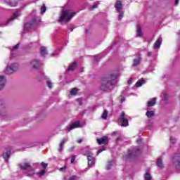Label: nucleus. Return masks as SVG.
Here are the masks:
<instances>
[{
	"label": "nucleus",
	"instance_id": "f257e3e1",
	"mask_svg": "<svg viewBox=\"0 0 180 180\" xmlns=\"http://www.w3.org/2000/svg\"><path fill=\"white\" fill-rule=\"evenodd\" d=\"M117 78V75L111 74L108 76L104 77L101 80V85L100 86L102 91H110L113 89V86L116 85V80Z\"/></svg>",
	"mask_w": 180,
	"mask_h": 180
},
{
	"label": "nucleus",
	"instance_id": "f03ea898",
	"mask_svg": "<svg viewBox=\"0 0 180 180\" xmlns=\"http://www.w3.org/2000/svg\"><path fill=\"white\" fill-rule=\"evenodd\" d=\"M76 15L75 12H72L71 10H63L61 12V15L59 18V22H64L68 23L74 15Z\"/></svg>",
	"mask_w": 180,
	"mask_h": 180
},
{
	"label": "nucleus",
	"instance_id": "7ed1b4c3",
	"mask_svg": "<svg viewBox=\"0 0 180 180\" xmlns=\"http://www.w3.org/2000/svg\"><path fill=\"white\" fill-rule=\"evenodd\" d=\"M20 168L22 169L27 171V176H33V174H34V169L30 165V163L28 162H24L19 165Z\"/></svg>",
	"mask_w": 180,
	"mask_h": 180
},
{
	"label": "nucleus",
	"instance_id": "20e7f679",
	"mask_svg": "<svg viewBox=\"0 0 180 180\" xmlns=\"http://www.w3.org/2000/svg\"><path fill=\"white\" fill-rule=\"evenodd\" d=\"M129 119H130V117L126 115L124 112H121L119 117V122L121 123L122 127H127V126H129Z\"/></svg>",
	"mask_w": 180,
	"mask_h": 180
},
{
	"label": "nucleus",
	"instance_id": "39448f33",
	"mask_svg": "<svg viewBox=\"0 0 180 180\" xmlns=\"http://www.w3.org/2000/svg\"><path fill=\"white\" fill-rule=\"evenodd\" d=\"M19 70V64L18 63H11V65H7L5 70V73L8 75L16 72Z\"/></svg>",
	"mask_w": 180,
	"mask_h": 180
},
{
	"label": "nucleus",
	"instance_id": "423d86ee",
	"mask_svg": "<svg viewBox=\"0 0 180 180\" xmlns=\"http://www.w3.org/2000/svg\"><path fill=\"white\" fill-rule=\"evenodd\" d=\"M141 153V150L137 147L134 148L133 150L132 153H129L128 155L124 156V160L129 161L131 158H133V157H136V155H139V154Z\"/></svg>",
	"mask_w": 180,
	"mask_h": 180
},
{
	"label": "nucleus",
	"instance_id": "0eeeda50",
	"mask_svg": "<svg viewBox=\"0 0 180 180\" xmlns=\"http://www.w3.org/2000/svg\"><path fill=\"white\" fill-rule=\"evenodd\" d=\"M172 162L176 171H180V153L176 154L173 157Z\"/></svg>",
	"mask_w": 180,
	"mask_h": 180
},
{
	"label": "nucleus",
	"instance_id": "6e6552de",
	"mask_svg": "<svg viewBox=\"0 0 180 180\" xmlns=\"http://www.w3.org/2000/svg\"><path fill=\"white\" fill-rule=\"evenodd\" d=\"M79 127H81V122H79V121H76L72 123L69 127H66V131L69 133L70 130H74V129H78Z\"/></svg>",
	"mask_w": 180,
	"mask_h": 180
},
{
	"label": "nucleus",
	"instance_id": "1a4fd4ad",
	"mask_svg": "<svg viewBox=\"0 0 180 180\" xmlns=\"http://www.w3.org/2000/svg\"><path fill=\"white\" fill-rule=\"evenodd\" d=\"M37 19V18L36 16H34L32 20H31V22H27L26 24H25L24 29L25 30H27L30 29L32 26H34V25H36Z\"/></svg>",
	"mask_w": 180,
	"mask_h": 180
},
{
	"label": "nucleus",
	"instance_id": "9d476101",
	"mask_svg": "<svg viewBox=\"0 0 180 180\" xmlns=\"http://www.w3.org/2000/svg\"><path fill=\"white\" fill-rule=\"evenodd\" d=\"M29 66L30 67V68L37 70V68L40 67V63L39 62V60L34 59L30 63Z\"/></svg>",
	"mask_w": 180,
	"mask_h": 180
},
{
	"label": "nucleus",
	"instance_id": "9b49d317",
	"mask_svg": "<svg viewBox=\"0 0 180 180\" xmlns=\"http://www.w3.org/2000/svg\"><path fill=\"white\" fill-rule=\"evenodd\" d=\"M19 16H20V11H17L15 13H13V16L6 22V25H8V23L13 22V20H15L16 18H19Z\"/></svg>",
	"mask_w": 180,
	"mask_h": 180
},
{
	"label": "nucleus",
	"instance_id": "f8f14e48",
	"mask_svg": "<svg viewBox=\"0 0 180 180\" xmlns=\"http://www.w3.org/2000/svg\"><path fill=\"white\" fill-rule=\"evenodd\" d=\"M97 143L100 146L102 144H108V143H109V139H108V136H103L101 139H97Z\"/></svg>",
	"mask_w": 180,
	"mask_h": 180
},
{
	"label": "nucleus",
	"instance_id": "ddd939ff",
	"mask_svg": "<svg viewBox=\"0 0 180 180\" xmlns=\"http://www.w3.org/2000/svg\"><path fill=\"white\" fill-rule=\"evenodd\" d=\"M5 85H6V78L2 75H0V91L5 88Z\"/></svg>",
	"mask_w": 180,
	"mask_h": 180
},
{
	"label": "nucleus",
	"instance_id": "4468645a",
	"mask_svg": "<svg viewBox=\"0 0 180 180\" xmlns=\"http://www.w3.org/2000/svg\"><path fill=\"white\" fill-rule=\"evenodd\" d=\"M162 44V37H159L156 41L155 42V44L153 46V48L157 50L158 49H160V47H161V44Z\"/></svg>",
	"mask_w": 180,
	"mask_h": 180
},
{
	"label": "nucleus",
	"instance_id": "2eb2a0df",
	"mask_svg": "<svg viewBox=\"0 0 180 180\" xmlns=\"http://www.w3.org/2000/svg\"><path fill=\"white\" fill-rule=\"evenodd\" d=\"M87 160L88 167H94V165H95V158L92 157L91 155H88Z\"/></svg>",
	"mask_w": 180,
	"mask_h": 180
},
{
	"label": "nucleus",
	"instance_id": "dca6fc26",
	"mask_svg": "<svg viewBox=\"0 0 180 180\" xmlns=\"http://www.w3.org/2000/svg\"><path fill=\"white\" fill-rule=\"evenodd\" d=\"M9 6H16L18 5V0H4Z\"/></svg>",
	"mask_w": 180,
	"mask_h": 180
},
{
	"label": "nucleus",
	"instance_id": "f3484780",
	"mask_svg": "<svg viewBox=\"0 0 180 180\" xmlns=\"http://www.w3.org/2000/svg\"><path fill=\"white\" fill-rule=\"evenodd\" d=\"M10 155H11V150H6V152L3 153V158L6 162H8V160H9Z\"/></svg>",
	"mask_w": 180,
	"mask_h": 180
},
{
	"label": "nucleus",
	"instance_id": "a211bd4d",
	"mask_svg": "<svg viewBox=\"0 0 180 180\" xmlns=\"http://www.w3.org/2000/svg\"><path fill=\"white\" fill-rule=\"evenodd\" d=\"M68 141L67 139H63L61 141V142L59 144V148H58V151L59 153H61V151H63V150H64V144H65V142Z\"/></svg>",
	"mask_w": 180,
	"mask_h": 180
},
{
	"label": "nucleus",
	"instance_id": "6ab92c4d",
	"mask_svg": "<svg viewBox=\"0 0 180 180\" xmlns=\"http://www.w3.org/2000/svg\"><path fill=\"white\" fill-rule=\"evenodd\" d=\"M115 8L117 9V12L122 11V1H117L115 5Z\"/></svg>",
	"mask_w": 180,
	"mask_h": 180
},
{
	"label": "nucleus",
	"instance_id": "aec40b11",
	"mask_svg": "<svg viewBox=\"0 0 180 180\" xmlns=\"http://www.w3.org/2000/svg\"><path fill=\"white\" fill-rule=\"evenodd\" d=\"M157 98H153L150 101H149L147 103L148 108H150L151 106H154L156 103Z\"/></svg>",
	"mask_w": 180,
	"mask_h": 180
},
{
	"label": "nucleus",
	"instance_id": "412c9836",
	"mask_svg": "<svg viewBox=\"0 0 180 180\" xmlns=\"http://www.w3.org/2000/svg\"><path fill=\"white\" fill-rule=\"evenodd\" d=\"M156 164L158 168H164V164L162 163V158H158Z\"/></svg>",
	"mask_w": 180,
	"mask_h": 180
},
{
	"label": "nucleus",
	"instance_id": "4be33fe9",
	"mask_svg": "<svg viewBox=\"0 0 180 180\" xmlns=\"http://www.w3.org/2000/svg\"><path fill=\"white\" fill-rule=\"evenodd\" d=\"M136 36L137 37H141V36H143V32L139 25H137L136 27Z\"/></svg>",
	"mask_w": 180,
	"mask_h": 180
},
{
	"label": "nucleus",
	"instance_id": "5701e85b",
	"mask_svg": "<svg viewBox=\"0 0 180 180\" xmlns=\"http://www.w3.org/2000/svg\"><path fill=\"white\" fill-rule=\"evenodd\" d=\"M41 56L44 57L45 56H47V50L46 49V47L41 46V51H40Z\"/></svg>",
	"mask_w": 180,
	"mask_h": 180
},
{
	"label": "nucleus",
	"instance_id": "b1692460",
	"mask_svg": "<svg viewBox=\"0 0 180 180\" xmlns=\"http://www.w3.org/2000/svg\"><path fill=\"white\" fill-rule=\"evenodd\" d=\"M140 63H141V59H140V58L134 59L133 67H137V65H139V64H140Z\"/></svg>",
	"mask_w": 180,
	"mask_h": 180
},
{
	"label": "nucleus",
	"instance_id": "393cba45",
	"mask_svg": "<svg viewBox=\"0 0 180 180\" xmlns=\"http://www.w3.org/2000/svg\"><path fill=\"white\" fill-rule=\"evenodd\" d=\"M77 68V63L74 62L72 65L69 66L67 71H74V68Z\"/></svg>",
	"mask_w": 180,
	"mask_h": 180
},
{
	"label": "nucleus",
	"instance_id": "a878e982",
	"mask_svg": "<svg viewBox=\"0 0 180 180\" xmlns=\"http://www.w3.org/2000/svg\"><path fill=\"white\" fill-rule=\"evenodd\" d=\"M143 84H144V79H141L136 82V87L140 88V86H141V85H143Z\"/></svg>",
	"mask_w": 180,
	"mask_h": 180
},
{
	"label": "nucleus",
	"instance_id": "bb28decb",
	"mask_svg": "<svg viewBox=\"0 0 180 180\" xmlns=\"http://www.w3.org/2000/svg\"><path fill=\"white\" fill-rule=\"evenodd\" d=\"M19 49V44H17L15 46H13L11 49V54H13L16 50Z\"/></svg>",
	"mask_w": 180,
	"mask_h": 180
},
{
	"label": "nucleus",
	"instance_id": "cd10ccee",
	"mask_svg": "<svg viewBox=\"0 0 180 180\" xmlns=\"http://www.w3.org/2000/svg\"><path fill=\"white\" fill-rule=\"evenodd\" d=\"M146 116L147 117H153L154 116V110H148L146 112Z\"/></svg>",
	"mask_w": 180,
	"mask_h": 180
},
{
	"label": "nucleus",
	"instance_id": "c85d7f7f",
	"mask_svg": "<svg viewBox=\"0 0 180 180\" xmlns=\"http://www.w3.org/2000/svg\"><path fill=\"white\" fill-rule=\"evenodd\" d=\"M101 117L104 120H106L108 117V110H105L101 115Z\"/></svg>",
	"mask_w": 180,
	"mask_h": 180
},
{
	"label": "nucleus",
	"instance_id": "c756f323",
	"mask_svg": "<svg viewBox=\"0 0 180 180\" xmlns=\"http://www.w3.org/2000/svg\"><path fill=\"white\" fill-rule=\"evenodd\" d=\"M78 92V90L75 88H73L70 91V95H76Z\"/></svg>",
	"mask_w": 180,
	"mask_h": 180
},
{
	"label": "nucleus",
	"instance_id": "7c9ffc66",
	"mask_svg": "<svg viewBox=\"0 0 180 180\" xmlns=\"http://www.w3.org/2000/svg\"><path fill=\"white\" fill-rule=\"evenodd\" d=\"M145 180H151V174L149 173H146L144 176Z\"/></svg>",
	"mask_w": 180,
	"mask_h": 180
},
{
	"label": "nucleus",
	"instance_id": "2f4dec72",
	"mask_svg": "<svg viewBox=\"0 0 180 180\" xmlns=\"http://www.w3.org/2000/svg\"><path fill=\"white\" fill-rule=\"evenodd\" d=\"M45 174H46V170L42 169L39 172L38 176H39V178H41V176H44Z\"/></svg>",
	"mask_w": 180,
	"mask_h": 180
},
{
	"label": "nucleus",
	"instance_id": "473e14b6",
	"mask_svg": "<svg viewBox=\"0 0 180 180\" xmlns=\"http://www.w3.org/2000/svg\"><path fill=\"white\" fill-rule=\"evenodd\" d=\"M46 84H47V86H49V88L50 89L53 88V83H51V81H50L49 79L46 81Z\"/></svg>",
	"mask_w": 180,
	"mask_h": 180
},
{
	"label": "nucleus",
	"instance_id": "72a5a7b5",
	"mask_svg": "<svg viewBox=\"0 0 180 180\" xmlns=\"http://www.w3.org/2000/svg\"><path fill=\"white\" fill-rule=\"evenodd\" d=\"M113 165V161H109L107 165V169H110V167Z\"/></svg>",
	"mask_w": 180,
	"mask_h": 180
},
{
	"label": "nucleus",
	"instance_id": "f704fd0d",
	"mask_svg": "<svg viewBox=\"0 0 180 180\" xmlns=\"http://www.w3.org/2000/svg\"><path fill=\"white\" fill-rule=\"evenodd\" d=\"M46 5L43 4V6L41 8V13H44L46 12Z\"/></svg>",
	"mask_w": 180,
	"mask_h": 180
},
{
	"label": "nucleus",
	"instance_id": "c9c22d12",
	"mask_svg": "<svg viewBox=\"0 0 180 180\" xmlns=\"http://www.w3.org/2000/svg\"><path fill=\"white\" fill-rule=\"evenodd\" d=\"M162 99H164V101H166V99L168 98V94L167 93H163L162 95Z\"/></svg>",
	"mask_w": 180,
	"mask_h": 180
},
{
	"label": "nucleus",
	"instance_id": "e433bc0d",
	"mask_svg": "<svg viewBox=\"0 0 180 180\" xmlns=\"http://www.w3.org/2000/svg\"><path fill=\"white\" fill-rule=\"evenodd\" d=\"M105 150H106V148H105V147H102L101 148H100L97 152V155H99V154H101V153H102V151H105Z\"/></svg>",
	"mask_w": 180,
	"mask_h": 180
},
{
	"label": "nucleus",
	"instance_id": "4c0bfd02",
	"mask_svg": "<svg viewBox=\"0 0 180 180\" xmlns=\"http://www.w3.org/2000/svg\"><path fill=\"white\" fill-rule=\"evenodd\" d=\"M120 14H119V20H122V19H123V11H120V12H118Z\"/></svg>",
	"mask_w": 180,
	"mask_h": 180
},
{
	"label": "nucleus",
	"instance_id": "58836bf2",
	"mask_svg": "<svg viewBox=\"0 0 180 180\" xmlns=\"http://www.w3.org/2000/svg\"><path fill=\"white\" fill-rule=\"evenodd\" d=\"M96 8H98V4H94L90 8V11H94V9H96Z\"/></svg>",
	"mask_w": 180,
	"mask_h": 180
},
{
	"label": "nucleus",
	"instance_id": "ea45409f",
	"mask_svg": "<svg viewBox=\"0 0 180 180\" xmlns=\"http://www.w3.org/2000/svg\"><path fill=\"white\" fill-rule=\"evenodd\" d=\"M119 100L121 103H123V102H124V101H125L124 96H120Z\"/></svg>",
	"mask_w": 180,
	"mask_h": 180
},
{
	"label": "nucleus",
	"instance_id": "a19ab883",
	"mask_svg": "<svg viewBox=\"0 0 180 180\" xmlns=\"http://www.w3.org/2000/svg\"><path fill=\"white\" fill-rule=\"evenodd\" d=\"M170 141L172 143V144H175V141H176V139L174 138L173 136L170 137Z\"/></svg>",
	"mask_w": 180,
	"mask_h": 180
},
{
	"label": "nucleus",
	"instance_id": "79ce46f5",
	"mask_svg": "<svg viewBox=\"0 0 180 180\" xmlns=\"http://www.w3.org/2000/svg\"><path fill=\"white\" fill-rule=\"evenodd\" d=\"M65 169H67V166H64L63 167L59 168V171H60V172H64Z\"/></svg>",
	"mask_w": 180,
	"mask_h": 180
},
{
	"label": "nucleus",
	"instance_id": "37998d69",
	"mask_svg": "<svg viewBox=\"0 0 180 180\" xmlns=\"http://www.w3.org/2000/svg\"><path fill=\"white\" fill-rule=\"evenodd\" d=\"M75 162V155H72L71 158V163L74 164Z\"/></svg>",
	"mask_w": 180,
	"mask_h": 180
},
{
	"label": "nucleus",
	"instance_id": "c03bdc74",
	"mask_svg": "<svg viewBox=\"0 0 180 180\" xmlns=\"http://www.w3.org/2000/svg\"><path fill=\"white\" fill-rule=\"evenodd\" d=\"M41 167H43V168H47V164L44 163V162H41Z\"/></svg>",
	"mask_w": 180,
	"mask_h": 180
},
{
	"label": "nucleus",
	"instance_id": "a18cd8bd",
	"mask_svg": "<svg viewBox=\"0 0 180 180\" xmlns=\"http://www.w3.org/2000/svg\"><path fill=\"white\" fill-rule=\"evenodd\" d=\"M75 179H77V177L75 176H72L69 178V180H75Z\"/></svg>",
	"mask_w": 180,
	"mask_h": 180
},
{
	"label": "nucleus",
	"instance_id": "49530a36",
	"mask_svg": "<svg viewBox=\"0 0 180 180\" xmlns=\"http://www.w3.org/2000/svg\"><path fill=\"white\" fill-rule=\"evenodd\" d=\"M127 82L129 85H131L133 80H131V79H129Z\"/></svg>",
	"mask_w": 180,
	"mask_h": 180
},
{
	"label": "nucleus",
	"instance_id": "de8ad7c7",
	"mask_svg": "<svg viewBox=\"0 0 180 180\" xmlns=\"http://www.w3.org/2000/svg\"><path fill=\"white\" fill-rule=\"evenodd\" d=\"M178 4H179V0H175L174 5H176V6L178 5Z\"/></svg>",
	"mask_w": 180,
	"mask_h": 180
},
{
	"label": "nucleus",
	"instance_id": "09e8293b",
	"mask_svg": "<svg viewBox=\"0 0 180 180\" xmlns=\"http://www.w3.org/2000/svg\"><path fill=\"white\" fill-rule=\"evenodd\" d=\"M152 54H153V53H151V52H148V57H151Z\"/></svg>",
	"mask_w": 180,
	"mask_h": 180
},
{
	"label": "nucleus",
	"instance_id": "8fccbe9b",
	"mask_svg": "<svg viewBox=\"0 0 180 180\" xmlns=\"http://www.w3.org/2000/svg\"><path fill=\"white\" fill-rule=\"evenodd\" d=\"M77 141L79 143V144H81V143H82V139H79Z\"/></svg>",
	"mask_w": 180,
	"mask_h": 180
},
{
	"label": "nucleus",
	"instance_id": "3c124183",
	"mask_svg": "<svg viewBox=\"0 0 180 180\" xmlns=\"http://www.w3.org/2000/svg\"><path fill=\"white\" fill-rule=\"evenodd\" d=\"M80 71H81V72H84V68H82Z\"/></svg>",
	"mask_w": 180,
	"mask_h": 180
},
{
	"label": "nucleus",
	"instance_id": "603ef678",
	"mask_svg": "<svg viewBox=\"0 0 180 180\" xmlns=\"http://www.w3.org/2000/svg\"><path fill=\"white\" fill-rule=\"evenodd\" d=\"M70 32H72V30H74V29L73 28H70Z\"/></svg>",
	"mask_w": 180,
	"mask_h": 180
},
{
	"label": "nucleus",
	"instance_id": "864d4df0",
	"mask_svg": "<svg viewBox=\"0 0 180 180\" xmlns=\"http://www.w3.org/2000/svg\"><path fill=\"white\" fill-rule=\"evenodd\" d=\"M114 134H116V132H113Z\"/></svg>",
	"mask_w": 180,
	"mask_h": 180
},
{
	"label": "nucleus",
	"instance_id": "5fc2aeb1",
	"mask_svg": "<svg viewBox=\"0 0 180 180\" xmlns=\"http://www.w3.org/2000/svg\"><path fill=\"white\" fill-rule=\"evenodd\" d=\"M97 3L98 4V5H99V1H97Z\"/></svg>",
	"mask_w": 180,
	"mask_h": 180
},
{
	"label": "nucleus",
	"instance_id": "6e6d98bb",
	"mask_svg": "<svg viewBox=\"0 0 180 180\" xmlns=\"http://www.w3.org/2000/svg\"><path fill=\"white\" fill-rule=\"evenodd\" d=\"M55 55H56V53H53V56H55Z\"/></svg>",
	"mask_w": 180,
	"mask_h": 180
},
{
	"label": "nucleus",
	"instance_id": "4d7b16f0",
	"mask_svg": "<svg viewBox=\"0 0 180 180\" xmlns=\"http://www.w3.org/2000/svg\"><path fill=\"white\" fill-rule=\"evenodd\" d=\"M139 141H140L139 140L137 141L138 143H139Z\"/></svg>",
	"mask_w": 180,
	"mask_h": 180
},
{
	"label": "nucleus",
	"instance_id": "13d9d810",
	"mask_svg": "<svg viewBox=\"0 0 180 180\" xmlns=\"http://www.w3.org/2000/svg\"><path fill=\"white\" fill-rule=\"evenodd\" d=\"M117 140H119V138H118V139H117Z\"/></svg>",
	"mask_w": 180,
	"mask_h": 180
},
{
	"label": "nucleus",
	"instance_id": "bf43d9fd",
	"mask_svg": "<svg viewBox=\"0 0 180 180\" xmlns=\"http://www.w3.org/2000/svg\"><path fill=\"white\" fill-rule=\"evenodd\" d=\"M0 33H2V32H0Z\"/></svg>",
	"mask_w": 180,
	"mask_h": 180
}]
</instances>
